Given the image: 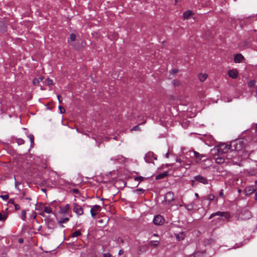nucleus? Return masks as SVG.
Listing matches in <instances>:
<instances>
[{"mask_svg":"<svg viewBox=\"0 0 257 257\" xmlns=\"http://www.w3.org/2000/svg\"><path fill=\"white\" fill-rule=\"evenodd\" d=\"M70 205L69 204H67L63 208H61L60 212L62 214H66L68 213Z\"/></svg>","mask_w":257,"mask_h":257,"instance_id":"nucleus-15","label":"nucleus"},{"mask_svg":"<svg viewBox=\"0 0 257 257\" xmlns=\"http://www.w3.org/2000/svg\"><path fill=\"white\" fill-rule=\"evenodd\" d=\"M195 196H196L197 197H198L199 195H198V193H196L195 194Z\"/></svg>","mask_w":257,"mask_h":257,"instance_id":"nucleus-56","label":"nucleus"},{"mask_svg":"<svg viewBox=\"0 0 257 257\" xmlns=\"http://www.w3.org/2000/svg\"><path fill=\"white\" fill-rule=\"evenodd\" d=\"M28 137L30 140L31 146H32L34 143V136L32 134H30L28 136Z\"/></svg>","mask_w":257,"mask_h":257,"instance_id":"nucleus-28","label":"nucleus"},{"mask_svg":"<svg viewBox=\"0 0 257 257\" xmlns=\"http://www.w3.org/2000/svg\"><path fill=\"white\" fill-rule=\"evenodd\" d=\"M44 211L47 213H52V208L49 206H45L44 207Z\"/></svg>","mask_w":257,"mask_h":257,"instance_id":"nucleus-24","label":"nucleus"},{"mask_svg":"<svg viewBox=\"0 0 257 257\" xmlns=\"http://www.w3.org/2000/svg\"><path fill=\"white\" fill-rule=\"evenodd\" d=\"M254 198L255 200H257V192L255 193Z\"/></svg>","mask_w":257,"mask_h":257,"instance_id":"nucleus-55","label":"nucleus"},{"mask_svg":"<svg viewBox=\"0 0 257 257\" xmlns=\"http://www.w3.org/2000/svg\"><path fill=\"white\" fill-rule=\"evenodd\" d=\"M217 201H218V198H217L215 199V201H216V202H217Z\"/></svg>","mask_w":257,"mask_h":257,"instance_id":"nucleus-62","label":"nucleus"},{"mask_svg":"<svg viewBox=\"0 0 257 257\" xmlns=\"http://www.w3.org/2000/svg\"><path fill=\"white\" fill-rule=\"evenodd\" d=\"M58 108L60 110V112L61 114L64 113L65 112V109L61 105H59L58 106Z\"/></svg>","mask_w":257,"mask_h":257,"instance_id":"nucleus-38","label":"nucleus"},{"mask_svg":"<svg viewBox=\"0 0 257 257\" xmlns=\"http://www.w3.org/2000/svg\"><path fill=\"white\" fill-rule=\"evenodd\" d=\"M15 187L16 188H17V187L18 185H20L21 184V183L20 182H19L18 181H16V179H15Z\"/></svg>","mask_w":257,"mask_h":257,"instance_id":"nucleus-48","label":"nucleus"},{"mask_svg":"<svg viewBox=\"0 0 257 257\" xmlns=\"http://www.w3.org/2000/svg\"><path fill=\"white\" fill-rule=\"evenodd\" d=\"M214 159L216 163L221 164L225 162V155H221L220 154L217 153L214 156Z\"/></svg>","mask_w":257,"mask_h":257,"instance_id":"nucleus-10","label":"nucleus"},{"mask_svg":"<svg viewBox=\"0 0 257 257\" xmlns=\"http://www.w3.org/2000/svg\"><path fill=\"white\" fill-rule=\"evenodd\" d=\"M8 208L6 210H3L0 212V221H5L8 217V212H7Z\"/></svg>","mask_w":257,"mask_h":257,"instance_id":"nucleus-12","label":"nucleus"},{"mask_svg":"<svg viewBox=\"0 0 257 257\" xmlns=\"http://www.w3.org/2000/svg\"><path fill=\"white\" fill-rule=\"evenodd\" d=\"M168 172H165L163 173L160 174L156 176V179L159 180L164 178L165 177L168 176Z\"/></svg>","mask_w":257,"mask_h":257,"instance_id":"nucleus-20","label":"nucleus"},{"mask_svg":"<svg viewBox=\"0 0 257 257\" xmlns=\"http://www.w3.org/2000/svg\"><path fill=\"white\" fill-rule=\"evenodd\" d=\"M194 206V203L193 202H191L189 204L185 205V207L188 211H191L193 209Z\"/></svg>","mask_w":257,"mask_h":257,"instance_id":"nucleus-21","label":"nucleus"},{"mask_svg":"<svg viewBox=\"0 0 257 257\" xmlns=\"http://www.w3.org/2000/svg\"><path fill=\"white\" fill-rule=\"evenodd\" d=\"M26 212H27L26 210H23L21 211V218L23 221H26Z\"/></svg>","mask_w":257,"mask_h":257,"instance_id":"nucleus-22","label":"nucleus"},{"mask_svg":"<svg viewBox=\"0 0 257 257\" xmlns=\"http://www.w3.org/2000/svg\"><path fill=\"white\" fill-rule=\"evenodd\" d=\"M16 142H17V143H18V144L19 145H23L25 143L24 140H23L22 139H20V138L17 139H16Z\"/></svg>","mask_w":257,"mask_h":257,"instance_id":"nucleus-33","label":"nucleus"},{"mask_svg":"<svg viewBox=\"0 0 257 257\" xmlns=\"http://www.w3.org/2000/svg\"><path fill=\"white\" fill-rule=\"evenodd\" d=\"M188 257H203V254L199 252H196L190 255Z\"/></svg>","mask_w":257,"mask_h":257,"instance_id":"nucleus-25","label":"nucleus"},{"mask_svg":"<svg viewBox=\"0 0 257 257\" xmlns=\"http://www.w3.org/2000/svg\"><path fill=\"white\" fill-rule=\"evenodd\" d=\"M196 181H198V182L203 184H208V181L207 179L201 175H197L193 177V179L191 180L192 186L196 185Z\"/></svg>","mask_w":257,"mask_h":257,"instance_id":"nucleus-3","label":"nucleus"},{"mask_svg":"<svg viewBox=\"0 0 257 257\" xmlns=\"http://www.w3.org/2000/svg\"><path fill=\"white\" fill-rule=\"evenodd\" d=\"M178 72V70L176 69H172L171 71H170V73L173 74H174L176 73H177Z\"/></svg>","mask_w":257,"mask_h":257,"instance_id":"nucleus-44","label":"nucleus"},{"mask_svg":"<svg viewBox=\"0 0 257 257\" xmlns=\"http://www.w3.org/2000/svg\"><path fill=\"white\" fill-rule=\"evenodd\" d=\"M1 197L4 200H7L9 199V195H1Z\"/></svg>","mask_w":257,"mask_h":257,"instance_id":"nucleus-40","label":"nucleus"},{"mask_svg":"<svg viewBox=\"0 0 257 257\" xmlns=\"http://www.w3.org/2000/svg\"><path fill=\"white\" fill-rule=\"evenodd\" d=\"M169 153L168 152V153H167L166 154V155H165V157H166L167 158H169Z\"/></svg>","mask_w":257,"mask_h":257,"instance_id":"nucleus-54","label":"nucleus"},{"mask_svg":"<svg viewBox=\"0 0 257 257\" xmlns=\"http://www.w3.org/2000/svg\"><path fill=\"white\" fill-rule=\"evenodd\" d=\"M219 195L221 197H222V198L224 197V193H223V189H221V190H220L219 193Z\"/></svg>","mask_w":257,"mask_h":257,"instance_id":"nucleus-43","label":"nucleus"},{"mask_svg":"<svg viewBox=\"0 0 257 257\" xmlns=\"http://www.w3.org/2000/svg\"><path fill=\"white\" fill-rule=\"evenodd\" d=\"M238 191L239 193H240L241 192V190L239 189Z\"/></svg>","mask_w":257,"mask_h":257,"instance_id":"nucleus-61","label":"nucleus"},{"mask_svg":"<svg viewBox=\"0 0 257 257\" xmlns=\"http://www.w3.org/2000/svg\"><path fill=\"white\" fill-rule=\"evenodd\" d=\"M54 202H51V204L52 205H54Z\"/></svg>","mask_w":257,"mask_h":257,"instance_id":"nucleus-59","label":"nucleus"},{"mask_svg":"<svg viewBox=\"0 0 257 257\" xmlns=\"http://www.w3.org/2000/svg\"><path fill=\"white\" fill-rule=\"evenodd\" d=\"M153 222L155 225H161L164 224L165 219L162 216L158 215L154 217Z\"/></svg>","mask_w":257,"mask_h":257,"instance_id":"nucleus-6","label":"nucleus"},{"mask_svg":"<svg viewBox=\"0 0 257 257\" xmlns=\"http://www.w3.org/2000/svg\"><path fill=\"white\" fill-rule=\"evenodd\" d=\"M76 35L74 33H71L70 35V40L71 42H74L76 40Z\"/></svg>","mask_w":257,"mask_h":257,"instance_id":"nucleus-30","label":"nucleus"},{"mask_svg":"<svg viewBox=\"0 0 257 257\" xmlns=\"http://www.w3.org/2000/svg\"><path fill=\"white\" fill-rule=\"evenodd\" d=\"M57 98H58V100L59 101V103L60 104L62 102V99L61 97V96L60 95H57Z\"/></svg>","mask_w":257,"mask_h":257,"instance_id":"nucleus-46","label":"nucleus"},{"mask_svg":"<svg viewBox=\"0 0 257 257\" xmlns=\"http://www.w3.org/2000/svg\"><path fill=\"white\" fill-rule=\"evenodd\" d=\"M8 204L9 205H11V204H12V205H15V200L14 199H11L9 200L8 201Z\"/></svg>","mask_w":257,"mask_h":257,"instance_id":"nucleus-42","label":"nucleus"},{"mask_svg":"<svg viewBox=\"0 0 257 257\" xmlns=\"http://www.w3.org/2000/svg\"><path fill=\"white\" fill-rule=\"evenodd\" d=\"M255 190V189L253 186H249L245 188L244 191L245 192V194L247 195L252 193L253 192H254Z\"/></svg>","mask_w":257,"mask_h":257,"instance_id":"nucleus-16","label":"nucleus"},{"mask_svg":"<svg viewBox=\"0 0 257 257\" xmlns=\"http://www.w3.org/2000/svg\"><path fill=\"white\" fill-rule=\"evenodd\" d=\"M171 166V164H167L166 165V167H169V166Z\"/></svg>","mask_w":257,"mask_h":257,"instance_id":"nucleus-58","label":"nucleus"},{"mask_svg":"<svg viewBox=\"0 0 257 257\" xmlns=\"http://www.w3.org/2000/svg\"><path fill=\"white\" fill-rule=\"evenodd\" d=\"M136 191H142V192H143L144 191V190L143 189L140 188V189H138Z\"/></svg>","mask_w":257,"mask_h":257,"instance_id":"nucleus-52","label":"nucleus"},{"mask_svg":"<svg viewBox=\"0 0 257 257\" xmlns=\"http://www.w3.org/2000/svg\"><path fill=\"white\" fill-rule=\"evenodd\" d=\"M19 242L20 243H22V242H23V239L22 238H20V239H19Z\"/></svg>","mask_w":257,"mask_h":257,"instance_id":"nucleus-53","label":"nucleus"},{"mask_svg":"<svg viewBox=\"0 0 257 257\" xmlns=\"http://www.w3.org/2000/svg\"><path fill=\"white\" fill-rule=\"evenodd\" d=\"M45 213H46L45 212H44V211L43 210V211L41 212L40 213V215H41L42 216H45Z\"/></svg>","mask_w":257,"mask_h":257,"instance_id":"nucleus-50","label":"nucleus"},{"mask_svg":"<svg viewBox=\"0 0 257 257\" xmlns=\"http://www.w3.org/2000/svg\"><path fill=\"white\" fill-rule=\"evenodd\" d=\"M26 199L28 200H31V198H29V197H26Z\"/></svg>","mask_w":257,"mask_h":257,"instance_id":"nucleus-57","label":"nucleus"},{"mask_svg":"<svg viewBox=\"0 0 257 257\" xmlns=\"http://www.w3.org/2000/svg\"><path fill=\"white\" fill-rule=\"evenodd\" d=\"M43 79V77L41 76L39 78H36L33 80V84L35 85H38L39 83L42 81Z\"/></svg>","mask_w":257,"mask_h":257,"instance_id":"nucleus-18","label":"nucleus"},{"mask_svg":"<svg viewBox=\"0 0 257 257\" xmlns=\"http://www.w3.org/2000/svg\"><path fill=\"white\" fill-rule=\"evenodd\" d=\"M122 253H123V251H122V249L119 250V252H118V254H119V255H120V254H122Z\"/></svg>","mask_w":257,"mask_h":257,"instance_id":"nucleus-51","label":"nucleus"},{"mask_svg":"<svg viewBox=\"0 0 257 257\" xmlns=\"http://www.w3.org/2000/svg\"><path fill=\"white\" fill-rule=\"evenodd\" d=\"M159 244V241L158 240H152L150 242V245L154 247L158 246Z\"/></svg>","mask_w":257,"mask_h":257,"instance_id":"nucleus-27","label":"nucleus"},{"mask_svg":"<svg viewBox=\"0 0 257 257\" xmlns=\"http://www.w3.org/2000/svg\"><path fill=\"white\" fill-rule=\"evenodd\" d=\"M208 75L206 73H199L198 75V77L200 81L204 82L207 78Z\"/></svg>","mask_w":257,"mask_h":257,"instance_id":"nucleus-17","label":"nucleus"},{"mask_svg":"<svg viewBox=\"0 0 257 257\" xmlns=\"http://www.w3.org/2000/svg\"><path fill=\"white\" fill-rule=\"evenodd\" d=\"M220 216L222 217H224L227 219H229L230 218V214L227 212H221V211H217L215 213H213L211 214L209 218H211L212 217H214V216Z\"/></svg>","mask_w":257,"mask_h":257,"instance_id":"nucleus-9","label":"nucleus"},{"mask_svg":"<svg viewBox=\"0 0 257 257\" xmlns=\"http://www.w3.org/2000/svg\"><path fill=\"white\" fill-rule=\"evenodd\" d=\"M72 191L74 193H76V194H78L79 193V190L78 189H76V188H74L72 190Z\"/></svg>","mask_w":257,"mask_h":257,"instance_id":"nucleus-45","label":"nucleus"},{"mask_svg":"<svg viewBox=\"0 0 257 257\" xmlns=\"http://www.w3.org/2000/svg\"><path fill=\"white\" fill-rule=\"evenodd\" d=\"M192 14V11H186L183 13V17L185 19H188Z\"/></svg>","mask_w":257,"mask_h":257,"instance_id":"nucleus-19","label":"nucleus"},{"mask_svg":"<svg viewBox=\"0 0 257 257\" xmlns=\"http://www.w3.org/2000/svg\"><path fill=\"white\" fill-rule=\"evenodd\" d=\"M228 75L230 77L235 79L237 77L238 73L236 70L232 69L228 71Z\"/></svg>","mask_w":257,"mask_h":257,"instance_id":"nucleus-13","label":"nucleus"},{"mask_svg":"<svg viewBox=\"0 0 257 257\" xmlns=\"http://www.w3.org/2000/svg\"><path fill=\"white\" fill-rule=\"evenodd\" d=\"M45 221L49 229H53L54 228V222L52 219L49 217H46L45 219Z\"/></svg>","mask_w":257,"mask_h":257,"instance_id":"nucleus-11","label":"nucleus"},{"mask_svg":"<svg viewBox=\"0 0 257 257\" xmlns=\"http://www.w3.org/2000/svg\"><path fill=\"white\" fill-rule=\"evenodd\" d=\"M176 161L177 162H178V163H180V164L182 163V160H181V159H180V158H177V159H176Z\"/></svg>","mask_w":257,"mask_h":257,"instance_id":"nucleus-49","label":"nucleus"},{"mask_svg":"<svg viewBox=\"0 0 257 257\" xmlns=\"http://www.w3.org/2000/svg\"><path fill=\"white\" fill-rule=\"evenodd\" d=\"M144 178L143 177H142V176H139V177H135V180L136 181H139V182H140L144 180Z\"/></svg>","mask_w":257,"mask_h":257,"instance_id":"nucleus-39","label":"nucleus"},{"mask_svg":"<svg viewBox=\"0 0 257 257\" xmlns=\"http://www.w3.org/2000/svg\"><path fill=\"white\" fill-rule=\"evenodd\" d=\"M185 234L184 232H181L176 235V238L178 240H182L184 238Z\"/></svg>","mask_w":257,"mask_h":257,"instance_id":"nucleus-23","label":"nucleus"},{"mask_svg":"<svg viewBox=\"0 0 257 257\" xmlns=\"http://www.w3.org/2000/svg\"><path fill=\"white\" fill-rule=\"evenodd\" d=\"M46 83L49 86L53 85V80L49 78H47L46 80Z\"/></svg>","mask_w":257,"mask_h":257,"instance_id":"nucleus-32","label":"nucleus"},{"mask_svg":"<svg viewBox=\"0 0 257 257\" xmlns=\"http://www.w3.org/2000/svg\"><path fill=\"white\" fill-rule=\"evenodd\" d=\"M73 211L78 215L80 216L83 214L82 207L77 203H74Z\"/></svg>","mask_w":257,"mask_h":257,"instance_id":"nucleus-7","label":"nucleus"},{"mask_svg":"<svg viewBox=\"0 0 257 257\" xmlns=\"http://www.w3.org/2000/svg\"><path fill=\"white\" fill-rule=\"evenodd\" d=\"M101 209V207L100 206L98 205H95L91 207L90 210V213L92 217H95L96 215L98 213Z\"/></svg>","mask_w":257,"mask_h":257,"instance_id":"nucleus-8","label":"nucleus"},{"mask_svg":"<svg viewBox=\"0 0 257 257\" xmlns=\"http://www.w3.org/2000/svg\"><path fill=\"white\" fill-rule=\"evenodd\" d=\"M92 138H93L94 140H96V139H95L94 137H92Z\"/></svg>","mask_w":257,"mask_h":257,"instance_id":"nucleus-64","label":"nucleus"},{"mask_svg":"<svg viewBox=\"0 0 257 257\" xmlns=\"http://www.w3.org/2000/svg\"><path fill=\"white\" fill-rule=\"evenodd\" d=\"M37 216V213L35 211H33L30 216L31 219H34Z\"/></svg>","mask_w":257,"mask_h":257,"instance_id":"nucleus-35","label":"nucleus"},{"mask_svg":"<svg viewBox=\"0 0 257 257\" xmlns=\"http://www.w3.org/2000/svg\"><path fill=\"white\" fill-rule=\"evenodd\" d=\"M178 1L177 0H175V4H176L177 3Z\"/></svg>","mask_w":257,"mask_h":257,"instance_id":"nucleus-63","label":"nucleus"},{"mask_svg":"<svg viewBox=\"0 0 257 257\" xmlns=\"http://www.w3.org/2000/svg\"><path fill=\"white\" fill-rule=\"evenodd\" d=\"M186 154L191 158H194L195 161L197 163H199L201 161L202 158L206 157L204 155L200 154L198 152L194 150L189 151L186 153Z\"/></svg>","mask_w":257,"mask_h":257,"instance_id":"nucleus-1","label":"nucleus"},{"mask_svg":"<svg viewBox=\"0 0 257 257\" xmlns=\"http://www.w3.org/2000/svg\"><path fill=\"white\" fill-rule=\"evenodd\" d=\"M244 213L246 215L247 218H249L251 217V212L248 210H245Z\"/></svg>","mask_w":257,"mask_h":257,"instance_id":"nucleus-37","label":"nucleus"},{"mask_svg":"<svg viewBox=\"0 0 257 257\" xmlns=\"http://www.w3.org/2000/svg\"><path fill=\"white\" fill-rule=\"evenodd\" d=\"M69 220V218L66 217V218H61L59 221V223L60 224L64 223L67 222Z\"/></svg>","mask_w":257,"mask_h":257,"instance_id":"nucleus-31","label":"nucleus"},{"mask_svg":"<svg viewBox=\"0 0 257 257\" xmlns=\"http://www.w3.org/2000/svg\"><path fill=\"white\" fill-rule=\"evenodd\" d=\"M81 234V233L80 230H76L73 232L71 234V237H76L77 236H80Z\"/></svg>","mask_w":257,"mask_h":257,"instance_id":"nucleus-26","label":"nucleus"},{"mask_svg":"<svg viewBox=\"0 0 257 257\" xmlns=\"http://www.w3.org/2000/svg\"><path fill=\"white\" fill-rule=\"evenodd\" d=\"M154 236H158V234H156V233H155V234H154Z\"/></svg>","mask_w":257,"mask_h":257,"instance_id":"nucleus-60","label":"nucleus"},{"mask_svg":"<svg viewBox=\"0 0 257 257\" xmlns=\"http://www.w3.org/2000/svg\"><path fill=\"white\" fill-rule=\"evenodd\" d=\"M140 128L139 127V125H136V126H135L134 127H133L131 130V131H140Z\"/></svg>","mask_w":257,"mask_h":257,"instance_id":"nucleus-41","label":"nucleus"},{"mask_svg":"<svg viewBox=\"0 0 257 257\" xmlns=\"http://www.w3.org/2000/svg\"><path fill=\"white\" fill-rule=\"evenodd\" d=\"M255 84V80H251L248 82V85L249 87H252L254 86Z\"/></svg>","mask_w":257,"mask_h":257,"instance_id":"nucleus-36","label":"nucleus"},{"mask_svg":"<svg viewBox=\"0 0 257 257\" xmlns=\"http://www.w3.org/2000/svg\"><path fill=\"white\" fill-rule=\"evenodd\" d=\"M172 83L174 86H179L180 85V82L177 80H173Z\"/></svg>","mask_w":257,"mask_h":257,"instance_id":"nucleus-34","label":"nucleus"},{"mask_svg":"<svg viewBox=\"0 0 257 257\" xmlns=\"http://www.w3.org/2000/svg\"><path fill=\"white\" fill-rule=\"evenodd\" d=\"M14 206H15V208L16 210H19L20 209V205L17 204H15L14 205Z\"/></svg>","mask_w":257,"mask_h":257,"instance_id":"nucleus-47","label":"nucleus"},{"mask_svg":"<svg viewBox=\"0 0 257 257\" xmlns=\"http://www.w3.org/2000/svg\"><path fill=\"white\" fill-rule=\"evenodd\" d=\"M144 159L148 163H154V160H157V158L153 152H149L145 155Z\"/></svg>","mask_w":257,"mask_h":257,"instance_id":"nucleus-5","label":"nucleus"},{"mask_svg":"<svg viewBox=\"0 0 257 257\" xmlns=\"http://www.w3.org/2000/svg\"><path fill=\"white\" fill-rule=\"evenodd\" d=\"M229 150V147L224 143L220 144L216 147L217 153L220 154L221 155H225Z\"/></svg>","mask_w":257,"mask_h":257,"instance_id":"nucleus-4","label":"nucleus"},{"mask_svg":"<svg viewBox=\"0 0 257 257\" xmlns=\"http://www.w3.org/2000/svg\"><path fill=\"white\" fill-rule=\"evenodd\" d=\"M174 200V193L172 192H168L166 194L163 203H165L166 204H168L170 205V206H172V202H173Z\"/></svg>","mask_w":257,"mask_h":257,"instance_id":"nucleus-2","label":"nucleus"},{"mask_svg":"<svg viewBox=\"0 0 257 257\" xmlns=\"http://www.w3.org/2000/svg\"><path fill=\"white\" fill-rule=\"evenodd\" d=\"M243 59L244 57L241 54H235L234 61L235 63H240Z\"/></svg>","mask_w":257,"mask_h":257,"instance_id":"nucleus-14","label":"nucleus"},{"mask_svg":"<svg viewBox=\"0 0 257 257\" xmlns=\"http://www.w3.org/2000/svg\"><path fill=\"white\" fill-rule=\"evenodd\" d=\"M207 199L210 203L215 199V196L212 194H210L207 196Z\"/></svg>","mask_w":257,"mask_h":257,"instance_id":"nucleus-29","label":"nucleus"}]
</instances>
